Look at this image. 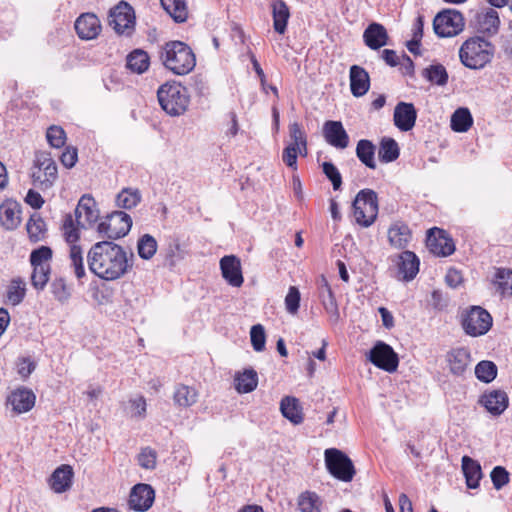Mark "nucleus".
<instances>
[{"label":"nucleus","mask_w":512,"mask_h":512,"mask_svg":"<svg viewBox=\"0 0 512 512\" xmlns=\"http://www.w3.org/2000/svg\"><path fill=\"white\" fill-rule=\"evenodd\" d=\"M286 309L289 313L295 314L300 305V292L295 286H291L285 297Z\"/></svg>","instance_id":"obj_59"},{"label":"nucleus","mask_w":512,"mask_h":512,"mask_svg":"<svg viewBox=\"0 0 512 512\" xmlns=\"http://www.w3.org/2000/svg\"><path fill=\"white\" fill-rule=\"evenodd\" d=\"M258 385V374L252 369H245L235 376V388L239 393H250L256 389Z\"/></svg>","instance_id":"obj_36"},{"label":"nucleus","mask_w":512,"mask_h":512,"mask_svg":"<svg viewBox=\"0 0 512 512\" xmlns=\"http://www.w3.org/2000/svg\"><path fill=\"white\" fill-rule=\"evenodd\" d=\"M46 138L51 147L61 148L65 144L66 133L62 127L52 125L47 129Z\"/></svg>","instance_id":"obj_52"},{"label":"nucleus","mask_w":512,"mask_h":512,"mask_svg":"<svg viewBox=\"0 0 512 512\" xmlns=\"http://www.w3.org/2000/svg\"><path fill=\"white\" fill-rule=\"evenodd\" d=\"M150 57L142 49H135L126 57V67L133 73L142 74L148 70Z\"/></svg>","instance_id":"obj_34"},{"label":"nucleus","mask_w":512,"mask_h":512,"mask_svg":"<svg viewBox=\"0 0 512 512\" xmlns=\"http://www.w3.org/2000/svg\"><path fill=\"white\" fill-rule=\"evenodd\" d=\"M79 227L85 228V223L77 219L72 214H66L63 219L62 231L67 243L77 245L76 242L80 238Z\"/></svg>","instance_id":"obj_35"},{"label":"nucleus","mask_w":512,"mask_h":512,"mask_svg":"<svg viewBox=\"0 0 512 512\" xmlns=\"http://www.w3.org/2000/svg\"><path fill=\"white\" fill-rule=\"evenodd\" d=\"M74 472L71 466L61 465L56 468L50 477V486L56 493H63L70 489Z\"/></svg>","instance_id":"obj_30"},{"label":"nucleus","mask_w":512,"mask_h":512,"mask_svg":"<svg viewBox=\"0 0 512 512\" xmlns=\"http://www.w3.org/2000/svg\"><path fill=\"white\" fill-rule=\"evenodd\" d=\"M289 129V137L291 142L289 145L295 146V148H299V144H301L303 141L307 140V135L305 131L303 130L302 126L298 122L290 123L288 126Z\"/></svg>","instance_id":"obj_56"},{"label":"nucleus","mask_w":512,"mask_h":512,"mask_svg":"<svg viewBox=\"0 0 512 512\" xmlns=\"http://www.w3.org/2000/svg\"><path fill=\"white\" fill-rule=\"evenodd\" d=\"M473 124V118L468 108L460 107L451 116L450 126L455 132H467Z\"/></svg>","instance_id":"obj_40"},{"label":"nucleus","mask_w":512,"mask_h":512,"mask_svg":"<svg viewBox=\"0 0 512 512\" xmlns=\"http://www.w3.org/2000/svg\"><path fill=\"white\" fill-rule=\"evenodd\" d=\"M446 361L450 372L455 376H462L471 362V354L467 348H454L447 352Z\"/></svg>","instance_id":"obj_23"},{"label":"nucleus","mask_w":512,"mask_h":512,"mask_svg":"<svg viewBox=\"0 0 512 512\" xmlns=\"http://www.w3.org/2000/svg\"><path fill=\"white\" fill-rule=\"evenodd\" d=\"M400 154L398 143L390 137H383L380 141L378 156L381 162L390 163L395 161Z\"/></svg>","instance_id":"obj_42"},{"label":"nucleus","mask_w":512,"mask_h":512,"mask_svg":"<svg viewBox=\"0 0 512 512\" xmlns=\"http://www.w3.org/2000/svg\"><path fill=\"white\" fill-rule=\"evenodd\" d=\"M493 283L502 295H512V270L498 268L495 272Z\"/></svg>","instance_id":"obj_46"},{"label":"nucleus","mask_w":512,"mask_h":512,"mask_svg":"<svg viewBox=\"0 0 512 512\" xmlns=\"http://www.w3.org/2000/svg\"><path fill=\"white\" fill-rule=\"evenodd\" d=\"M25 201L34 209H40L44 204L42 196L32 189L27 192Z\"/></svg>","instance_id":"obj_64"},{"label":"nucleus","mask_w":512,"mask_h":512,"mask_svg":"<svg viewBox=\"0 0 512 512\" xmlns=\"http://www.w3.org/2000/svg\"><path fill=\"white\" fill-rule=\"evenodd\" d=\"M479 404L493 416L501 415L508 407L509 398L503 390L485 391L478 400Z\"/></svg>","instance_id":"obj_17"},{"label":"nucleus","mask_w":512,"mask_h":512,"mask_svg":"<svg viewBox=\"0 0 512 512\" xmlns=\"http://www.w3.org/2000/svg\"><path fill=\"white\" fill-rule=\"evenodd\" d=\"M426 246L433 255L439 257L449 256L455 251L452 238L443 229L437 227L428 230Z\"/></svg>","instance_id":"obj_13"},{"label":"nucleus","mask_w":512,"mask_h":512,"mask_svg":"<svg viewBox=\"0 0 512 512\" xmlns=\"http://www.w3.org/2000/svg\"><path fill=\"white\" fill-rule=\"evenodd\" d=\"M51 258V248L48 246H41L31 252L30 263L32 266H50L49 261Z\"/></svg>","instance_id":"obj_51"},{"label":"nucleus","mask_w":512,"mask_h":512,"mask_svg":"<svg viewBox=\"0 0 512 512\" xmlns=\"http://www.w3.org/2000/svg\"><path fill=\"white\" fill-rule=\"evenodd\" d=\"M57 178V165L51 157L50 153H37L32 170V179L34 185L41 190H47L53 186Z\"/></svg>","instance_id":"obj_7"},{"label":"nucleus","mask_w":512,"mask_h":512,"mask_svg":"<svg viewBox=\"0 0 512 512\" xmlns=\"http://www.w3.org/2000/svg\"><path fill=\"white\" fill-rule=\"evenodd\" d=\"M500 26L499 14L493 8H486L476 13L474 27L482 35L493 36L498 33Z\"/></svg>","instance_id":"obj_16"},{"label":"nucleus","mask_w":512,"mask_h":512,"mask_svg":"<svg viewBox=\"0 0 512 512\" xmlns=\"http://www.w3.org/2000/svg\"><path fill=\"white\" fill-rule=\"evenodd\" d=\"M131 227L130 215L123 211H114L98 224L97 231L103 237L115 240L126 236Z\"/></svg>","instance_id":"obj_9"},{"label":"nucleus","mask_w":512,"mask_h":512,"mask_svg":"<svg viewBox=\"0 0 512 512\" xmlns=\"http://www.w3.org/2000/svg\"><path fill=\"white\" fill-rule=\"evenodd\" d=\"M394 124L403 132L415 126L417 111L412 103L399 102L394 109Z\"/></svg>","instance_id":"obj_22"},{"label":"nucleus","mask_w":512,"mask_h":512,"mask_svg":"<svg viewBox=\"0 0 512 512\" xmlns=\"http://www.w3.org/2000/svg\"><path fill=\"white\" fill-rule=\"evenodd\" d=\"M75 30L82 40L95 39L101 32L99 18L93 13H83L75 21Z\"/></svg>","instance_id":"obj_18"},{"label":"nucleus","mask_w":512,"mask_h":512,"mask_svg":"<svg viewBox=\"0 0 512 512\" xmlns=\"http://www.w3.org/2000/svg\"><path fill=\"white\" fill-rule=\"evenodd\" d=\"M70 267L78 280L86 276L83 252L79 245H71L69 250Z\"/></svg>","instance_id":"obj_45"},{"label":"nucleus","mask_w":512,"mask_h":512,"mask_svg":"<svg viewBox=\"0 0 512 512\" xmlns=\"http://www.w3.org/2000/svg\"><path fill=\"white\" fill-rule=\"evenodd\" d=\"M142 199L141 192L138 188H123L116 197V205L119 208L130 210L135 208Z\"/></svg>","instance_id":"obj_39"},{"label":"nucleus","mask_w":512,"mask_h":512,"mask_svg":"<svg viewBox=\"0 0 512 512\" xmlns=\"http://www.w3.org/2000/svg\"><path fill=\"white\" fill-rule=\"evenodd\" d=\"M352 208L358 225L371 226L375 222L379 210L377 193L368 188L360 190L352 203Z\"/></svg>","instance_id":"obj_5"},{"label":"nucleus","mask_w":512,"mask_h":512,"mask_svg":"<svg viewBox=\"0 0 512 512\" xmlns=\"http://www.w3.org/2000/svg\"><path fill=\"white\" fill-rule=\"evenodd\" d=\"M162 64L176 75H186L196 65L192 49L182 41H169L160 51Z\"/></svg>","instance_id":"obj_2"},{"label":"nucleus","mask_w":512,"mask_h":512,"mask_svg":"<svg viewBox=\"0 0 512 512\" xmlns=\"http://www.w3.org/2000/svg\"><path fill=\"white\" fill-rule=\"evenodd\" d=\"M412 233L409 226L401 221L394 222L388 229V240L391 246L404 249L409 244Z\"/></svg>","instance_id":"obj_29"},{"label":"nucleus","mask_w":512,"mask_h":512,"mask_svg":"<svg viewBox=\"0 0 512 512\" xmlns=\"http://www.w3.org/2000/svg\"><path fill=\"white\" fill-rule=\"evenodd\" d=\"M26 229L31 241H40L45 233V222L40 216H32L26 225Z\"/></svg>","instance_id":"obj_49"},{"label":"nucleus","mask_w":512,"mask_h":512,"mask_svg":"<svg viewBox=\"0 0 512 512\" xmlns=\"http://www.w3.org/2000/svg\"><path fill=\"white\" fill-rule=\"evenodd\" d=\"M388 33L379 23H371L363 33L364 43L372 50H378L388 43Z\"/></svg>","instance_id":"obj_27"},{"label":"nucleus","mask_w":512,"mask_h":512,"mask_svg":"<svg viewBox=\"0 0 512 512\" xmlns=\"http://www.w3.org/2000/svg\"><path fill=\"white\" fill-rule=\"evenodd\" d=\"M138 255L145 260L151 259L157 251V241L150 234H144L137 243Z\"/></svg>","instance_id":"obj_48"},{"label":"nucleus","mask_w":512,"mask_h":512,"mask_svg":"<svg viewBox=\"0 0 512 512\" xmlns=\"http://www.w3.org/2000/svg\"><path fill=\"white\" fill-rule=\"evenodd\" d=\"M251 344L255 351L261 352L265 349L266 335L261 324L252 326L250 331Z\"/></svg>","instance_id":"obj_53"},{"label":"nucleus","mask_w":512,"mask_h":512,"mask_svg":"<svg viewBox=\"0 0 512 512\" xmlns=\"http://www.w3.org/2000/svg\"><path fill=\"white\" fill-rule=\"evenodd\" d=\"M493 319L491 314L481 306H470L461 314V326L471 337L483 336L491 329Z\"/></svg>","instance_id":"obj_6"},{"label":"nucleus","mask_w":512,"mask_h":512,"mask_svg":"<svg viewBox=\"0 0 512 512\" xmlns=\"http://www.w3.org/2000/svg\"><path fill=\"white\" fill-rule=\"evenodd\" d=\"M222 277L232 287H240L244 282L240 259L235 255H226L220 259Z\"/></svg>","instance_id":"obj_15"},{"label":"nucleus","mask_w":512,"mask_h":512,"mask_svg":"<svg viewBox=\"0 0 512 512\" xmlns=\"http://www.w3.org/2000/svg\"><path fill=\"white\" fill-rule=\"evenodd\" d=\"M21 206L13 200H6L0 205V222L7 230H13L20 224Z\"/></svg>","instance_id":"obj_26"},{"label":"nucleus","mask_w":512,"mask_h":512,"mask_svg":"<svg viewBox=\"0 0 512 512\" xmlns=\"http://www.w3.org/2000/svg\"><path fill=\"white\" fill-rule=\"evenodd\" d=\"M495 52L494 45L481 36L467 39L459 49L461 63L469 69H481L489 63Z\"/></svg>","instance_id":"obj_3"},{"label":"nucleus","mask_w":512,"mask_h":512,"mask_svg":"<svg viewBox=\"0 0 512 512\" xmlns=\"http://www.w3.org/2000/svg\"><path fill=\"white\" fill-rule=\"evenodd\" d=\"M77 159V149L73 147H67L60 156V161L66 168H72L76 164Z\"/></svg>","instance_id":"obj_63"},{"label":"nucleus","mask_w":512,"mask_h":512,"mask_svg":"<svg viewBox=\"0 0 512 512\" xmlns=\"http://www.w3.org/2000/svg\"><path fill=\"white\" fill-rule=\"evenodd\" d=\"M323 136L328 144L337 149H345L349 145V135L340 121H326L323 125Z\"/></svg>","instance_id":"obj_19"},{"label":"nucleus","mask_w":512,"mask_h":512,"mask_svg":"<svg viewBox=\"0 0 512 512\" xmlns=\"http://www.w3.org/2000/svg\"><path fill=\"white\" fill-rule=\"evenodd\" d=\"M370 88V77L367 71L358 66L352 65L350 67V89L355 97L365 95Z\"/></svg>","instance_id":"obj_28"},{"label":"nucleus","mask_w":512,"mask_h":512,"mask_svg":"<svg viewBox=\"0 0 512 512\" xmlns=\"http://www.w3.org/2000/svg\"><path fill=\"white\" fill-rule=\"evenodd\" d=\"M368 359L373 365L389 373L395 372L399 365L397 353L390 345L382 341H378L372 347Z\"/></svg>","instance_id":"obj_12"},{"label":"nucleus","mask_w":512,"mask_h":512,"mask_svg":"<svg viewBox=\"0 0 512 512\" xmlns=\"http://www.w3.org/2000/svg\"><path fill=\"white\" fill-rule=\"evenodd\" d=\"M375 150L376 146L370 140L361 139L356 146V156L366 167L375 169Z\"/></svg>","instance_id":"obj_38"},{"label":"nucleus","mask_w":512,"mask_h":512,"mask_svg":"<svg viewBox=\"0 0 512 512\" xmlns=\"http://www.w3.org/2000/svg\"><path fill=\"white\" fill-rule=\"evenodd\" d=\"M25 296V289L20 287L15 281L8 287L7 298L13 305H18L22 302Z\"/></svg>","instance_id":"obj_60"},{"label":"nucleus","mask_w":512,"mask_h":512,"mask_svg":"<svg viewBox=\"0 0 512 512\" xmlns=\"http://www.w3.org/2000/svg\"><path fill=\"white\" fill-rule=\"evenodd\" d=\"M157 98L161 108L170 116L184 114L190 103L188 89L177 82H167L157 91Z\"/></svg>","instance_id":"obj_4"},{"label":"nucleus","mask_w":512,"mask_h":512,"mask_svg":"<svg viewBox=\"0 0 512 512\" xmlns=\"http://www.w3.org/2000/svg\"><path fill=\"white\" fill-rule=\"evenodd\" d=\"M75 217L82 220L86 225L94 224L99 218L97 204L91 195H83L75 209Z\"/></svg>","instance_id":"obj_24"},{"label":"nucleus","mask_w":512,"mask_h":512,"mask_svg":"<svg viewBox=\"0 0 512 512\" xmlns=\"http://www.w3.org/2000/svg\"><path fill=\"white\" fill-rule=\"evenodd\" d=\"M156 452L150 447H145L138 455V464L144 469H154L156 466Z\"/></svg>","instance_id":"obj_57"},{"label":"nucleus","mask_w":512,"mask_h":512,"mask_svg":"<svg viewBox=\"0 0 512 512\" xmlns=\"http://www.w3.org/2000/svg\"><path fill=\"white\" fill-rule=\"evenodd\" d=\"M497 366L494 362L483 360L475 367V375L478 380L484 383L492 382L497 376Z\"/></svg>","instance_id":"obj_47"},{"label":"nucleus","mask_w":512,"mask_h":512,"mask_svg":"<svg viewBox=\"0 0 512 512\" xmlns=\"http://www.w3.org/2000/svg\"><path fill=\"white\" fill-rule=\"evenodd\" d=\"M273 28L279 34H284L290 18V9L284 0H272Z\"/></svg>","instance_id":"obj_31"},{"label":"nucleus","mask_w":512,"mask_h":512,"mask_svg":"<svg viewBox=\"0 0 512 512\" xmlns=\"http://www.w3.org/2000/svg\"><path fill=\"white\" fill-rule=\"evenodd\" d=\"M163 9L178 23L186 21L188 9L185 0H160Z\"/></svg>","instance_id":"obj_41"},{"label":"nucleus","mask_w":512,"mask_h":512,"mask_svg":"<svg viewBox=\"0 0 512 512\" xmlns=\"http://www.w3.org/2000/svg\"><path fill=\"white\" fill-rule=\"evenodd\" d=\"M87 263L94 275L106 281L123 277L132 267L123 247L112 241L92 245L87 253Z\"/></svg>","instance_id":"obj_1"},{"label":"nucleus","mask_w":512,"mask_h":512,"mask_svg":"<svg viewBox=\"0 0 512 512\" xmlns=\"http://www.w3.org/2000/svg\"><path fill=\"white\" fill-rule=\"evenodd\" d=\"M51 290L54 297L62 303L70 297V292L63 278L55 279L51 284Z\"/></svg>","instance_id":"obj_58"},{"label":"nucleus","mask_w":512,"mask_h":512,"mask_svg":"<svg viewBox=\"0 0 512 512\" xmlns=\"http://www.w3.org/2000/svg\"><path fill=\"white\" fill-rule=\"evenodd\" d=\"M280 410L282 415L294 425L303 422L302 407L297 398L291 396L284 397L280 402Z\"/></svg>","instance_id":"obj_32"},{"label":"nucleus","mask_w":512,"mask_h":512,"mask_svg":"<svg viewBox=\"0 0 512 512\" xmlns=\"http://www.w3.org/2000/svg\"><path fill=\"white\" fill-rule=\"evenodd\" d=\"M35 401V394L26 387L13 390L7 397V404L11 405L12 410L17 414L30 411L34 407Z\"/></svg>","instance_id":"obj_21"},{"label":"nucleus","mask_w":512,"mask_h":512,"mask_svg":"<svg viewBox=\"0 0 512 512\" xmlns=\"http://www.w3.org/2000/svg\"><path fill=\"white\" fill-rule=\"evenodd\" d=\"M424 78L438 86H444L448 82V73L442 64H434L425 68L422 72Z\"/></svg>","instance_id":"obj_44"},{"label":"nucleus","mask_w":512,"mask_h":512,"mask_svg":"<svg viewBox=\"0 0 512 512\" xmlns=\"http://www.w3.org/2000/svg\"><path fill=\"white\" fill-rule=\"evenodd\" d=\"M109 25L116 33L131 35L135 28V13L133 8L125 1H121L109 12Z\"/></svg>","instance_id":"obj_11"},{"label":"nucleus","mask_w":512,"mask_h":512,"mask_svg":"<svg viewBox=\"0 0 512 512\" xmlns=\"http://www.w3.org/2000/svg\"><path fill=\"white\" fill-rule=\"evenodd\" d=\"M35 368L36 363L29 357L19 358L17 362V372L23 379L28 378Z\"/></svg>","instance_id":"obj_62"},{"label":"nucleus","mask_w":512,"mask_h":512,"mask_svg":"<svg viewBox=\"0 0 512 512\" xmlns=\"http://www.w3.org/2000/svg\"><path fill=\"white\" fill-rule=\"evenodd\" d=\"M51 272L50 266H33L31 282L35 289L43 290L49 281Z\"/></svg>","instance_id":"obj_50"},{"label":"nucleus","mask_w":512,"mask_h":512,"mask_svg":"<svg viewBox=\"0 0 512 512\" xmlns=\"http://www.w3.org/2000/svg\"><path fill=\"white\" fill-rule=\"evenodd\" d=\"M325 464L329 473L343 482H350L355 475V468L351 459L336 448L325 450Z\"/></svg>","instance_id":"obj_8"},{"label":"nucleus","mask_w":512,"mask_h":512,"mask_svg":"<svg viewBox=\"0 0 512 512\" xmlns=\"http://www.w3.org/2000/svg\"><path fill=\"white\" fill-rule=\"evenodd\" d=\"M462 470L466 479L467 487L470 489L477 488L479 486V481L482 478L480 464L469 456H463Z\"/></svg>","instance_id":"obj_33"},{"label":"nucleus","mask_w":512,"mask_h":512,"mask_svg":"<svg viewBox=\"0 0 512 512\" xmlns=\"http://www.w3.org/2000/svg\"><path fill=\"white\" fill-rule=\"evenodd\" d=\"M298 149L295 146L287 145L282 152V161L292 170L297 169Z\"/></svg>","instance_id":"obj_61"},{"label":"nucleus","mask_w":512,"mask_h":512,"mask_svg":"<svg viewBox=\"0 0 512 512\" xmlns=\"http://www.w3.org/2000/svg\"><path fill=\"white\" fill-rule=\"evenodd\" d=\"M464 25L463 15L455 9H445L433 20L434 32L442 38L458 35L462 32Z\"/></svg>","instance_id":"obj_10"},{"label":"nucleus","mask_w":512,"mask_h":512,"mask_svg":"<svg viewBox=\"0 0 512 512\" xmlns=\"http://www.w3.org/2000/svg\"><path fill=\"white\" fill-rule=\"evenodd\" d=\"M491 481L496 490L502 489L509 483V472L502 466H496L490 473Z\"/></svg>","instance_id":"obj_55"},{"label":"nucleus","mask_w":512,"mask_h":512,"mask_svg":"<svg viewBox=\"0 0 512 512\" xmlns=\"http://www.w3.org/2000/svg\"><path fill=\"white\" fill-rule=\"evenodd\" d=\"M322 171L325 176L331 181L333 189L339 190L342 185V176L338 168L332 162H323Z\"/></svg>","instance_id":"obj_54"},{"label":"nucleus","mask_w":512,"mask_h":512,"mask_svg":"<svg viewBox=\"0 0 512 512\" xmlns=\"http://www.w3.org/2000/svg\"><path fill=\"white\" fill-rule=\"evenodd\" d=\"M173 399L179 407H190L198 400V392L194 387L179 384L175 387Z\"/></svg>","instance_id":"obj_37"},{"label":"nucleus","mask_w":512,"mask_h":512,"mask_svg":"<svg viewBox=\"0 0 512 512\" xmlns=\"http://www.w3.org/2000/svg\"><path fill=\"white\" fill-rule=\"evenodd\" d=\"M420 261L412 251H403L398 256V273L404 281L413 280L419 272Z\"/></svg>","instance_id":"obj_25"},{"label":"nucleus","mask_w":512,"mask_h":512,"mask_svg":"<svg viewBox=\"0 0 512 512\" xmlns=\"http://www.w3.org/2000/svg\"><path fill=\"white\" fill-rule=\"evenodd\" d=\"M322 501L320 497L311 491H305L298 497V507L301 512H320Z\"/></svg>","instance_id":"obj_43"},{"label":"nucleus","mask_w":512,"mask_h":512,"mask_svg":"<svg viewBox=\"0 0 512 512\" xmlns=\"http://www.w3.org/2000/svg\"><path fill=\"white\" fill-rule=\"evenodd\" d=\"M318 290L322 305L329 315V321L332 324H337L340 319L338 305L331 286L323 275L318 281Z\"/></svg>","instance_id":"obj_20"},{"label":"nucleus","mask_w":512,"mask_h":512,"mask_svg":"<svg viewBox=\"0 0 512 512\" xmlns=\"http://www.w3.org/2000/svg\"><path fill=\"white\" fill-rule=\"evenodd\" d=\"M155 492L149 484H136L130 492L128 504L130 509L145 512L152 506Z\"/></svg>","instance_id":"obj_14"}]
</instances>
